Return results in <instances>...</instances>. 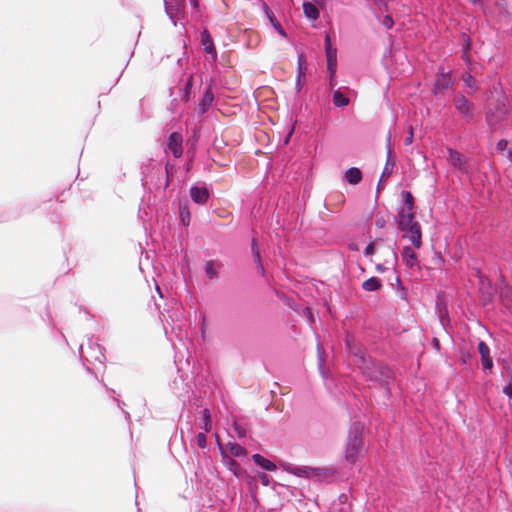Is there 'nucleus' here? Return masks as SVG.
Masks as SVG:
<instances>
[{
    "instance_id": "nucleus-1",
    "label": "nucleus",
    "mask_w": 512,
    "mask_h": 512,
    "mask_svg": "<svg viewBox=\"0 0 512 512\" xmlns=\"http://www.w3.org/2000/svg\"><path fill=\"white\" fill-rule=\"evenodd\" d=\"M398 227L402 232V238L409 241L415 249H420L422 232L420 224L414 219V214H410L409 211L399 212Z\"/></svg>"
},
{
    "instance_id": "nucleus-2",
    "label": "nucleus",
    "mask_w": 512,
    "mask_h": 512,
    "mask_svg": "<svg viewBox=\"0 0 512 512\" xmlns=\"http://www.w3.org/2000/svg\"><path fill=\"white\" fill-rule=\"evenodd\" d=\"M363 451L362 428L355 426L349 433L348 442L345 449V459L350 463H355Z\"/></svg>"
},
{
    "instance_id": "nucleus-3",
    "label": "nucleus",
    "mask_w": 512,
    "mask_h": 512,
    "mask_svg": "<svg viewBox=\"0 0 512 512\" xmlns=\"http://www.w3.org/2000/svg\"><path fill=\"white\" fill-rule=\"evenodd\" d=\"M508 101L505 96H501L493 109H490L488 121L490 125H494L498 120L502 119L508 112Z\"/></svg>"
},
{
    "instance_id": "nucleus-4",
    "label": "nucleus",
    "mask_w": 512,
    "mask_h": 512,
    "mask_svg": "<svg viewBox=\"0 0 512 512\" xmlns=\"http://www.w3.org/2000/svg\"><path fill=\"white\" fill-rule=\"evenodd\" d=\"M168 149L175 157H180L182 155V137L180 134L175 132L170 135Z\"/></svg>"
},
{
    "instance_id": "nucleus-5",
    "label": "nucleus",
    "mask_w": 512,
    "mask_h": 512,
    "mask_svg": "<svg viewBox=\"0 0 512 512\" xmlns=\"http://www.w3.org/2000/svg\"><path fill=\"white\" fill-rule=\"evenodd\" d=\"M401 256L406 266L414 268L418 265V259L414 247L404 246Z\"/></svg>"
},
{
    "instance_id": "nucleus-6",
    "label": "nucleus",
    "mask_w": 512,
    "mask_h": 512,
    "mask_svg": "<svg viewBox=\"0 0 512 512\" xmlns=\"http://www.w3.org/2000/svg\"><path fill=\"white\" fill-rule=\"evenodd\" d=\"M448 152H449V158H448L449 162L453 166L459 168L462 172L468 173L469 168L466 165V162H465L463 156L459 152L454 151L452 149H449Z\"/></svg>"
},
{
    "instance_id": "nucleus-7",
    "label": "nucleus",
    "mask_w": 512,
    "mask_h": 512,
    "mask_svg": "<svg viewBox=\"0 0 512 512\" xmlns=\"http://www.w3.org/2000/svg\"><path fill=\"white\" fill-rule=\"evenodd\" d=\"M190 195L192 200L197 204H204L208 198L209 193L205 187L193 186L190 189Z\"/></svg>"
},
{
    "instance_id": "nucleus-8",
    "label": "nucleus",
    "mask_w": 512,
    "mask_h": 512,
    "mask_svg": "<svg viewBox=\"0 0 512 512\" xmlns=\"http://www.w3.org/2000/svg\"><path fill=\"white\" fill-rule=\"evenodd\" d=\"M298 74L296 77V89L300 91L305 84V71H306V60L303 55L298 58Z\"/></svg>"
},
{
    "instance_id": "nucleus-9",
    "label": "nucleus",
    "mask_w": 512,
    "mask_h": 512,
    "mask_svg": "<svg viewBox=\"0 0 512 512\" xmlns=\"http://www.w3.org/2000/svg\"><path fill=\"white\" fill-rule=\"evenodd\" d=\"M224 454H229L234 457H241L247 454L246 450L237 443L229 442L221 448Z\"/></svg>"
},
{
    "instance_id": "nucleus-10",
    "label": "nucleus",
    "mask_w": 512,
    "mask_h": 512,
    "mask_svg": "<svg viewBox=\"0 0 512 512\" xmlns=\"http://www.w3.org/2000/svg\"><path fill=\"white\" fill-rule=\"evenodd\" d=\"M478 351L482 358V365L485 369H491L493 366L492 359L489 356V348L484 342H479Z\"/></svg>"
},
{
    "instance_id": "nucleus-11",
    "label": "nucleus",
    "mask_w": 512,
    "mask_h": 512,
    "mask_svg": "<svg viewBox=\"0 0 512 512\" xmlns=\"http://www.w3.org/2000/svg\"><path fill=\"white\" fill-rule=\"evenodd\" d=\"M451 86V77L448 73H440L437 76L435 88L437 91H443Z\"/></svg>"
},
{
    "instance_id": "nucleus-12",
    "label": "nucleus",
    "mask_w": 512,
    "mask_h": 512,
    "mask_svg": "<svg viewBox=\"0 0 512 512\" xmlns=\"http://www.w3.org/2000/svg\"><path fill=\"white\" fill-rule=\"evenodd\" d=\"M344 178L348 183L356 185L361 181L362 173L358 168L353 167L345 172Z\"/></svg>"
},
{
    "instance_id": "nucleus-13",
    "label": "nucleus",
    "mask_w": 512,
    "mask_h": 512,
    "mask_svg": "<svg viewBox=\"0 0 512 512\" xmlns=\"http://www.w3.org/2000/svg\"><path fill=\"white\" fill-rule=\"evenodd\" d=\"M455 108L464 115L469 114L471 105L470 103L465 99L464 96L459 95L454 100Z\"/></svg>"
},
{
    "instance_id": "nucleus-14",
    "label": "nucleus",
    "mask_w": 512,
    "mask_h": 512,
    "mask_svg": "<svg viewBox=\"0 0 512 512\" xmlns=\"http://www.w3.org/2000/svg\"><path fill=\"white\" fill-rule=\"evenodd\" d=\"M252 459L257 465L261 466L263 469L267 471H274L276 469V465L272 461L264 458L260 454H254L252 456Z\"/></svg>"
},
{
    "instance_id": "nucleus-15",
    "label": "nucleus",
    "mask_w": 512,
    "mask_h": 512,
    "mask_svg": "<svg viewBox=\"0 0 512 512\" xmlns=\"http://www.w3.org/2000/svg\"><path fill=\"white\" fill-rule=\"evenodd\" d=\"M303 11L304 15L310 19V20H317L319 17V10L316 7V5L310 3V2H304L303 3Z\"/></svg>"
},
{
    "instance_id": "nucleus-16",
    "label": "nucleus",
    "mask_w": 512,
    "mask_h": 512,
    "mask_svg": "<svg viewBox=\"0 0 512 512\" xmlns=\"http://www.w3.org/2000/svg\"><path fill=\"white\" fill-rule=\"evenodd\" d=\"M401 197L405 203V207L401 208L399 212L409 211L410 214H414L413 213V197H412L411 193L408 191H402Z\"/></svg>"
},
{
    "instance_id": "nucleus-17",
    "label": "nucleus",
    "mask_w": 512,
    "mask_h": 512,
    "mask_svg": "<svg viewBox=\"0 0 512 512\" xmlns=\"http://www.w3.org/2000/svg\"><path fill=\"white\" fill-rule=\"evenodd\" d=\"M333 103L336 107H343L349 104V99L337 90L333 93Z\"/></svg>"
},
{
    "instance_id": "nucleus-18",
    "label": "nucleus",
    "mask_w": 512,
    "mask_h": 512,
    "mask_svg": "<svg viewBox=\"0 0 512 512\" xmlns=\"http://www.w3.org/2000/svg\"><path fill=\"white\" fill-rule=\"evenodd\" d=\"M202 44L204 46V50L207 53H214L215 54V49H214V45H213L212 39H211V37L207 33H203V35H202Z\"/></svg>"
},
{
    "instance_id": "nucleus-19",
    "label": "nucleus",
    "mask_w": 512,
    "mask_h": 512,
    "mask_svg": "<svg viewBox=\"0 0 512 512\" xmlns=\"http://www.w3.org/2000/svg\"><path fill=\"white\" fill-rule=\"evenodd\" d=\"M213 102V94L210 91H207L205 95L203 96V99L200 103V109L202 112H205L207 108L212 104Z\"/></svg>"
},
{
    "instance_id": "nucleus-20",
    "label": "nucleus",
    "mask_w": 512,
    "mask_h": 512,
    "mask_svg": "<svg viewBox=\"0 0 512 512\" xmlns=\"http://www.w3.org/2000/svg\"><path fill=\"white\" fill-rule=\"evenodd\" d=\"M380 287V283L376 278H370L363 283V288L366 291H375Z\"/></svg>"
},
{
    "instance_id": "nucleus-21",
    "label": "nucleus",
    "mask_w": 512,
    "mask_h": 512,
    "mask_svg": "<svg viewBox=\"0 0 512 512\" xmlns=\"http://www.w3.org/2000/svg\"><path fill=\"white\" fill-rule=\"evenodd\" d=\"M180 218L184 225H189L190 223V211L187 205H183L180 207Z\"/></svg>"
},
{
    "instance_id": "nucleus-22",
    "label": "nucleus",
    "mask_w": 512,
    "mask_h": 512,
    "mask_svg": "<svg viewBox=\"0 0 512 512\" xmlns=\"http://www.w3.org/2000/svg\"><path fill=\"white\" fill-rule=\"evenodd\" d=\"M205 272L208 278L213 279L217 275V270L212 262H207L205 265Z\"/></svg>"
},
{
    "instance_id": "nucleus-23",
    "label": "nucleus",
    "mask_w": 512,
    "mask_h": 512,
    "mask_svg": "<svg viewBox=\"0 0 512 512\" xmlns=\"http://www.w3.org/2000/svg\"><path fill=\"white\" fill-rule=\"evenodd\" d=\"M203 429L205 430V432H209L211 430V419H210V415L207 410H205V413H204Z\"/></svg>"
},
{
    "instance_id": "nucleus-24",
    "label": "nucleus",
    "mask_w": 512,
    "mask_h": 512,
    "mask_svg": "<svg viewBox=\"0 0 512 512\" xmlns=\"http://www.w3.org/2000/svg\"><path fill=\"white\" fill-rule=\"evenodd\" d=\"M335 69H336V63L335 61L332 59V56L330 55V53L328 52V70L331 74V77L334 76L335 74Z\"/></svg>"
},
{
    "instance_id": "nucleus-25",
    "label": "nucleus",
    "mask_w": 512,
    "mask_h": 512,
    "mask_svg": "<svg viewBox=\"0 0 512 512\" xmlns=\"http://www.w3.org/2000/svg\"><path fill=\"white\" fill-rule=\"evenodd\" d=\"M271 22L275 28V30L282 36V37H286V32L284 31V29L281 27L280 23L277 22V21H274L272 18H271Z\"/></svg>"
},
{
    "instance_id": "nucleus-26",
    "label": "nucleus",
    "mask_w": 512,
    "mask_h": 512,
    "mask_svg": "<svg viewBox=\"0 0 512 512\" xmlns=\"http://www.w3.org/2000/svg\"><path fill=\"white\" fill-rule=\"evenodd\" d=\"M197 443L201 448H204L206 446V436L204 433H199L197 435Z\"/></svg>"
},
{
    "instance_id": "nucleus-27",
    "label": "nucleus",
    "mask_w": 512,
    "mask_h": 512,
    "mask_svg": "<svg viewBox=\"0 0 512 512\" xmlns=\"http://www.w3.org/2000/svg\"><path fill=\"white\" fill-rule=\"evenodd\" d=\"M252 249H253L255 259L259 262L260 269L263 271V267L260 262V254H259V251L255 248V243H253Z\"/></svg>"
},
{
    "instance_id": "nucleus-28",
    "label": "nucleus",
    "mask_w": 512,
    "mask_h": 512,
    "mask_svg": "<svg viewBox=\"0 0 512 512\" xmlns=\"http://www.w3.org/2000/svg\"><path fill=\"white\" fill-rule=\"evenodd\" d=\"M259 478H260V480H261V483H262L264 486L269 485L270 480H269V477H268L265 473L260 474V475H259Z\"/></svg>"
},
{
    "instance_id": "nucleus-29",
    "label": "nucleus",
    "mask_w": 512,
    "mask_h": 512,
    "mask_svg": "<svg viewBox=\"0 0 512 512\" xmlns=\"http://www.w3.org/2000/svg\"><path fill=\"white\" fill-rule=\"evenodd\" d=\"M463 80H464L466 86L473 87L474 81H473V77L471 75L465 76Z\"/></svg>"
},
{
    "instance_id": "nucleus-30",
    "label": "nucleus",
    "mask_w": 512,
    "mask_h": 512,
    "mask_svg": "<svg viewBox=\"0 0 512 512\" xmlns=\"http://www.w3.org/2000/svg\"><path fill=\"white\" fill-rule=\"evenodd\" d=\"M503 392L510 398V400H512V384H508L504 387Z\"/></svg>"
},
{
    "instance_id": "nucleus-31",
    "label": "nucleus",
    "mask_w": 512,
    "mask_h": 512,
    "mask_svg": "<svg viewBox=\"0 0 512 512\" xmlns=\"http://www.w3.org/2000/svg\"><path fill=\"white\" fill-rule=\"evenodd\" d=\"M374 248H375V244H374V243H370V244L366 247V249H365V254H366L367 256L372 255V254H373V252H374Z\"/></svg>"
},
{
    "instance_id": "nucleus-32",
    "label": "nucleus",
    "mask_w": 512,
    "mask_h": 512,
    "mask_svg": "<svg viewBox=\"0 0 512 512\" xmlns=\"http://www.w3.org/2000/svg\"><path fill=\"white\" fill-rule=\"evenodd\" d=\"M412 141H413V131L411 129L410 132H409L408 137H406V139L404 140V143L406 145H410L412 143Z\"/></svg>"
},
{
    "instance_id": "nucleus-33",
    "label": "nucleus",
    "mask_w": 512,
    "mask_h": 512,
    "mask_svg": "<svg viewBox=\"0 0 512 512\" xmlns=\"http://www.w3.org/2000/svg\"><path fill=\"white\" fill-rule=\"evenodd\" d=\"M383 23L387 28H390L393 24V21H392L391 17L386 16Z\"/></svg>"
},
{
    "instance_id": "nucleus-34",
    "label": "nucleus",
    "mask_w": 512,
    "mask_h": 512,
    "mask_svg": "<svg viewBox=\"0 0 512 512\" xmlns=\"http://www.w3.org/2000/svg\"><path fill=\"white\" fill-rule=\"evenodd\" d=\"M236 467H237V463H236L235 461L231 460V461H230V468H231V470H233V471H234V474H235L236 476H239V475H238V473H237V471H236Z\"/></svg>"
},
{
    "instance_id": "nucleus-35",
    "label": "nucleus",
    "mask_w": 512,
    "mask_h": 512,
    "mask_svg": "<svg viewBox=\"0 0 512 512\" xmlns=\"http://www.w3.org/2000/svg\"><path fill=\"white\" fill-rule=\"evenodd\" d=\"M506 146H507V142L505 140H501L497 144V148L500 150L504 149Z\"/></svg>"
},
{
    "instance_id": "nucleus-36",
    "label": "nucleus",
    "mask_w": 512,
    "mask_h": 512,
    "mask_svg": "<svg viewBox=\"0 0 512 512\" xmlns=\"http://www.w3.org/2000/svg\"><path fill=\"white\" fill-rule=\"evenodd\" d=\"M389 257H390V260L391 262L395 261L396 260V255L393 251H389Z\"/></svg>"
},
{
    "instance_id": "nucleus-37",
    "label": "nucleus",
    "mask_w": 512,
    "mask_h": 512,
    "mask_svg": "<svg viewBox=\"0 0 512 512\" xmlns=\"http://www.w3.org/2000/svg\"><path fill=\"white\" fill-rule=\"evenodd\" d=\"M317 5L323 6L325 0H313Z\"/></svg>"
},
{
    "instance_id": "nucleus-38",
    "label": "nucleus",
    "mask_w": 512,
    "mask_h": 512,
    "mask_svg": "<svg viewBox=\"0 0 512 512\" xmlns=\"http://www.w3.org/2000/svg\"><path fill=\"white\" fill-rule=\"evenodd\" d=\"M289 471H290L291 473H294V474H297V475H299V474H300V472H302V470H301V469H295V470H289Z\"/></svg>"
},
{
    "instance_id": "nucleus-39",
    "label": "nucleus",
    "mask_w": 512,
    "mask_h": 512,
    "mask_svg": "<svg viewBox=\"0 0 512 512\" xmlns=\"http://www.w3.org/2000/svg\"><path fill=\"white\" fill-rule=\"evenodd\" d=\"M376 268H377V270H378V271H381V272H383V271H384V267H383V265H382V264H378V265L376 266Z\"/></svg>"
},
{
    "instance_id": "nucleus-40",
    "label": "nucleus",
    "mask_w": 512,
    "mask_h": 512,
    "mask_svg": "<svg viewBox=\"0 0 512 512\" xmlns=\"http://www.w3.org/2000/svg\"><path fill=\"white\" fill-rule=\"evenodd\" d=\"M330 45V40H329V37L326 38V46L329 47Z\"/></svg>"
}]
</instances>
